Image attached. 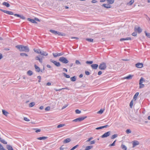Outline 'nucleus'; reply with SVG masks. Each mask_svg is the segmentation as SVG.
I'll return each instance as SVG.
<instances>
[{"label": "nucleus", "instance_id": "24", "mask_svg": "<svg viewBox=\"0 0 150 150\" xmlns=\"http://www.w3.org/2000/svg\"><path fill=\"white\" fill-rule=\"evenodd\" d=\"M93 148V146L92 145L87 146L86 147L85 150H89L90 149Z\"/></svg>", "mask_w": 150, "mask_h": 150}, {"label": "nucleus", "instance_id": "15", "mask_svg": "<svg viewBox=\"0 0 150 150\" xmlns=\"http://www.w3.org/2000/svg\"><path fill=\"white\" fill-rule=\"evenodd\" d=\"M139 142L137 141H134L133 142V147H134L138 145L139 144Z\"/></svg>", "mask_w": 150, "mask_h": 150}, {"label": "nucleus", "instance_id": "28", "mask_svg": "<svg viewBox=\"0 0 150 150\" xmlns=\"http://www.w3.org/2000/svg\"><path fill=\"white\" fill-rule=\"evenodd\" d=\"M47 138V137H39L37 138V139L40 140H44L46 139Z\"/></svg>", "mask_w": 150, "mask_h": 150}, {"label": "nucleus", "instance_id": "61", "mask_svg": "<svg viewBox=\"0 0 150 150\" xmlns=\"http://www.w3.org/2000/svg\"><path fill=\"white\" fill-rule=\"evenodd\" d=\"M93 139V138L92 137H90V138H89L88 139L87 141H86V142H90L91 139Z\"/></svg>", "mask_w": 150, "mask_h": 150}, {"label": "nucleus", "instance_id": "33", "mask_svg": "<svg viewBox=\"0 0 150 150\" xmlns=\"http://www.w3.org/2000/svg\"><path fill=\"white\" fill-rule=\"evenodd\" d=\"M121 147L122 149H124V150H127V148L126 146L123 144L121 145Z\"/></svg>", "mask_w": 150, "mask_h": 150}, {"label": "nucleus", "instance_id": "64", "mask_svg": "<svg viewBox=\"0 0 150 150\" xmlns=\"http://www.w3.org/2000/svg\"><path fill=\"white\" fill-rule=\"evenodd\" d=\"M78 146H79L78 145H77L76 146H74V147H72V148L74 149H74H75L76 148L78 147Z\"/></svg>", "mask_w": 150, "mask_h": 150}, {"label": "nucleus", "instance_id": "2", "mask_svg": "<svg viewBox=\"0 0 150 150\" xmlns=\"http://www.w3.org/2000/svg\"><path fill=\"white\" fill-rule=\"evenodd\" d=\"M59 61L63 63L67 64L69 62V61L64 57H61L59 59Z\"/></svg>", "mask_w": 150, "mask_h": 150}, {"label": "nucleus", "instance_id": "11", "mask_svg": "<svg viewBox=\"0 0 150 150\" xmlns=\"http://www.w3.org/2000/svg\"><path fill=\"white\" fill-rule=\"evenodd\" d=\"M136 67L138 68H142L143 67V64L142 63H138L135 64Z\"/></svg>", "mask_w": 150, "mask_h": 150}, {"label": "nucleus", "instance_id": "46", "mask_svg": "<svg viewBox=\"0 0 150 150\" xmlns=\"http://www.w3.org/2000/svg\"><path fill=\"white\" fill-rule=\"evenodd\" d=\"M0 150H6V149L4 148L3 146L0 144Z\"/></svg>", "mask_w": 150, "mask_h": 150}, {"label": "nucleus", "instance_id": "4", "mask_svg": "<svg viewBox=\"0 0 150 150\" xmlns=\"http://www.w3.org/2000/svg\"><path fill=\"white\" fill-rule=\"evenodd\" d=\"M44 58L43 56H41L40 55H39L35 57V59L36 60H38L39 62L42 63V59Z\"/></svg>", "mask_w": 150, "mask_h": 150}, {"label": "nucleus", "instance_id": "49", "mask_svg": "<svg viewBox=\"0 0 150 150\" xmlns=\"http://www.w3.org/2000/svg\"><path fill=\"white\" fill-rule=\"evenodd\" d=\"M75 112L76 114H80L81 113V111L78 109L75 110Z\"/></svg>", "mask_w": 150, "mask_h": 150}, {"label": "nucleus", "instance_id": "47", "mask_svg": "<svg viewBox=\"0 0 150 150\" xmlns=\"http://www.w3.org/2000/svg\"><path fill=\"white\" fill-rule=\"evenodd\" d=\"M103 111L104 110L100 109V110L97 113L98 114H102L103 113Z\"/></svg>", "mask_w": 150, "mask_h": 150}, {"label": "nucleus", "instance_id": "56", "mask_svg": "<svg viewBox=\"0 0 150 150\" xmlns=\"http://www.w3.org/2000/svg\"><path fill=\"white\" fill-rule=\"evenodd\" d=\"M50 109V107L49 106H48L45 108V110L46 111L49 110Z\"/></svg>", "mask_w": 150, "mask_h": 150}, {"label": "nucleus", "instance_id": "52", "mask_svg": "<svg viewBox=\"0 0 150 150\" xmlns=\"http://www.w3.org/2000/svg\"><path fill=\"white\" fill-rule=\"evenodd\" d=\"M116 140H115L114 142H113L112 144H110L109 145V146H115V143L116 142Z\"/></svg>", "mask_w": 150, "mask_h": 150}, {"label": "nucleus", "instance_id": "10", "mask_svg": "<svg viewBox=\"0 0 150 150\" xmlns=\"http://www.w3.org/2000/svg\"><path fill=\"white\" fill-rule=\"evenodd\" d=\"M111 133L110 131H108L105 133L101 136L102 138L106 137L110 135Z\"/></svg>", "mask_w": 150, "mask_h": 150}, {"label": "nucleus", "instance_id": "53", "mask_svg": "<svg viewBox=\"0 0 150 150\" xmlns=\"http://www.w3.org/2000/svg\"><path fill=\"white\" fill-rule=\"evenodd\" d=\"M39 79L38 82H41V76H38L37 77Z\"/></svg>", "mask_w": 150, "mask_h": 150}, {"label": "nucleus", "instance_id": "63", "mask_svg": "<svg viewBox=\"0 0 150 150\" xmlns=\"http://www.w3.org/2000/svg\"><path fill=\"white\" fill-rule=\"evenodd\" d=\"M103 128V126H102V127H97L96 129H98H98H102Z\"/></svg>", "mask_w": 150, "mask_h": 150}, {"label": "nucleus", "instance_id": "59", "mask_svg": "<svg viewBox=\"0 0 150 150\" xmlns=\"http://www.w3.org/2000/svg\"><path fill=\"white\" fill-rule=\"evenodd\" d=\"M1 142L5 144H7V142L4 139H3L2 140V141H1Z\"/></svg>", "mask_w": 150, "mask_h": 150}, {"label": "nucleus", "instance_id": "12", "mask_svg": "<svg viewBox=\"0 0 150 150\" xmlns=\"http://www.w3.org/2000/svg\"><path fill=\"white\" fill-rule=\"evenodd\" d=\"M102 6L107 8H110L112 7L111 6L108 4H103L102 5Z\"/></svg>", "mask_w": 150, "mask_h": 150}, {"label": "nucleus", "instance_id": "20", "mask_svg": "<svg viewBox=\"0 0 150 150\" xmlns=\"http://www.w3.org/2000/svg\"><path fill=\"white\" fill-rule=\"evenodd\" d=\"M107 2L109 4H111L114 3L115 0H106Z\"/></svg>", "mask_w": 150, "mask_h": 150}, {"label": "nucleus", "instance_id": "58", "mask_svg": "<svg viewBox=\"0 0 150 150\" xmlns=\"http://www.w3.org/2000/svg\"><path fill=\"white\" fill-rule=\"evenodd\" d=\"M85 74L87 75H88L90 74V72L87 71H85Z\"/></svg>", "mask_w": 150, "mask_h": 150}, {"label": "nucleus", "instance_id": "25", "mask_svg": "<svg viewBox=\"0 0 150 150\" xmlns=\"http://www.w3.org/2000/svg\"><path fill=\"white\" fill-rule=\"evenodd\" d=\"M132 76H133L132 75H130L125 77L124 78L125 79H131L132 78Z\"/></svg>", "mask_w": 150, "mask_h": 150}, {"label": "nucleus", "instance_id": "18", "mask_svg": "<svg viewBox=\"0 0 150 150\" xmlns=\"http://www.w3.org/2000/svg\"><path fill=\"white\" fill-rule=\"evenodd\" d=\"M40 54L43 56H47L48 54L46 52H45L44 51H41Z\"/></svg>", "mask_w": 150, "mask_h": 150}, {"label": "nucleus", "instance_id": "1", "mask_svg": "<svg viewBox=\"0 0 150 150\" xmlns=\"http://www.w3.org/2000/svg\"><path fill=\"white\" fill-rule=\"evenodd\" d=\"M16 47L19 49L20 51L28 52L29 51V49L27 46H23L21 45H18Z\"/></svg>", "mask_w": 150, "mask_h": 150}, {"label": "nucleus", "instance_id": "31", "mask_svg": "<svg viewBox=\"0 0 150 150\" xmlns=\"http://www.w3.org/2000/svg\"><path fill=\"white\" fill-rule=\"evenodd\" d=\"M134 101V100L133 99L130 102L129 106L131 108H132V106L133 104V101Z\"/></svg>", "mask_w": 150, "mask_h": 150}, {"label": "nucleus", "instance_id": "43", "mask_svg": "<svg viewBox=\"0 0 150 150\" xmlns=\"http://www.w3.org/2000/svg\"><path fill=\"white\" fill-rule=\"evenodd\" d=\"M126 132L127 134H129L131 132V131L130 129H128L126 130Z\"/></svg>", "mask_w": 150, "mask_h": 150}, {"label": "nucleus", "instance_id": "22", "mask_svg": "<svg viewBox=\"0 0 150 150\" xmlns=\"http://www.w3.org/2000/svg\"><path fill=\"white\" fill-rule=\"evenodd\" d=\"M2 5L6 6L7 7H9L10 6V4L6 2H3L2 3Z\"/></svg>", "mask_w": 150, "mask_h": 150}, {"label": "nucleus", "instance_id": "50", "mask_svg": "<svg viewBox=\"0 0 150 150\" xmlns=\"http://www.w3.org/2000/svg\"><path fill=\"white\" fill-rule=\"evenodd\" d=\"M145 33L146 36L147 37L150 38V33H147L146 31H145Z\"/></svg>", "mask_w": 150, "mask_h": 150}, {"label": "nucleus", "instance_id": "3", "mask_svg": "<svg viewBox=\"0 0 150 150\" xmlns=\"http://www.w3.org/2000/svg\"><path fill=\"white\" fill-rule=\"evenodd\" d=\"M106 64L104 62L101 63L99 66V68L101 70H105L106 68Z\"/></svg>", "mask_w": 150, "mask_h": 150}, {"label": "nucleus", "instance_id": "51", "mask_svg": "<svg viewBox=\"0 0 150 150\" xmlns=\"http://www.w3.org/2000/svg\"><path fill=\"white\" fill-rule=\"evenodd\" d=\"M140 85L139 86V88H144V84L141 83V84H139Z\"/></svg>", "mask_w": 150, "mask_h": 150}, {"label": "nucleus", "instance_id": "29", "mask_svg": "<svg viewBox=\"0 0 150 150\" xmlns=\"http://www.w3.org/2000/svg\"><path fill=\"white\" fill-rule=\"evenodd\" d=\"M33 74V72L30 70H29L27 72V74L30 76H31Z\"/></svg>", "mask_w": 150, "mask_h": 150}, {"label": "nucleus", "instance_id": "36", "mask_svg": "<svg viewBox=\"0 0 150 150\" xmlns=\"http://www.w3.org/2000/svg\"><path fill=\"white\" fill-rule=\"evenodd\" d=\"M50 32L51 33L54 34L55 35H57V31H56L54 30H50Z\"/></svg>", "mask_w": 150, "mask_h": 150}, {"label": "nucleus", "instance_id": "54", "mask_svg": "<svg viewBox=\"0 0 150 150\" xmlns=\"http://www.w3.org/2000/svg\"><path fill=\"white\" fill-rule=\"evenodd\" d=\"M132 35L133 36H137V32H134L133 33H132Z\"/></svg>", "mask_w": 150, "mask_h": 150}, {"label": "nucleus", "instance_id": "37", "mask_svg": "<svg viewBox=\"0 0 150 150\" xmlns=\"http://www.w3.org/2000/svg\"><path fill=\"white\" fill-rule=\"evenodd\" d=\"M118 136V135L117 134H114V135L112 136L111 137V139H115V138L117 137Z\"/></svg>", "mask_w": 150, "mask_h": 150}, {"label": "nucleus", "instance_id": "7", "mask_svg": "<svg viewBox=\"0 0 150 150\" xmlns=\"http://www.w3.org/2000/svg\"><path fill=\"white\" fill-rule=\"evenodd\" d=\"M50 61L51 62L53 63L57 67H60L61 65V64L59 62H57L56 61L53 60L52 59H50Z\"/></svg>", "mask_w": 150, "mask_h": 150}, {"label": "nucleus", "instance_id": "14", "mask_svg": "<svg viewBox=\"0 0 150 150\" xmlns=\"http://www.w3.org/2000/svg\"><path fill=\"white\" fill-rule=\"evenodd\" d=\"M91 67L92 69H96L98 67V65L97 64H93L91 65Z\"/></svg>", "mask_w": 150, "mask_h": 150}, {"label": "nucleus", "instance_id": "32", "mask_svg": "<svg viewBox=\"0 0 150 150\" xmlns=\"http://www.w3.org/2000/svg\"><path fill=\"white\" fill-rule=\"evenodd\" d=\"M86 41L90 42H93V40L91 38H86Z\"/></svg>", "mask_w": 150, "mask_h": 150}, {"label": "nucleus", "instance_id": "19", "mask_svg": "<svg viewBox=\"0 0 150 150\" xmlns=\"http://www.w3.org/2000/svg\"><path fill=\"white\" fill-rule=\"evenodd\" d=\"M139 94V93L137 92L135 94L134 96L133 99L134 100V101H135L136 100L137 97L138 96Z\"/></svg>", "mask_w": 150, "mask_h": 150}, {"label": "nucleus", "instance_id": "45", "mask_svg": "<svg viewBox=\"0 0 150 150\" xmlns=\"http://www.w3.org/2000/svg\"><path fill=\"white\" fill-rule=\"evenodd\" d=\"M75 64L77 65H81L80 62L78 60H76L75 61Z\"/></svg>", "mask_w": 150, "mask_h": 150}, {"label": "nucleus", "instance_id": "38", "mask_svg": "<svg viewBox=\"0 0 150 150\" xmlns=\"http://www.w3.org/2000/svg\"><path fill=\"white\" fill-rule=\"evenodd\" d=\"M35 105V103L34 102H32L29 104V106L30 107H32L33 106Z\"/></svg>", "mask_w": 150, "mask_h": 150}, {"label": "nucleus", "instance_id": "44", "mask_svg": "<svg viewBox=\"0 0 150 150\" xmlns=\"http://www.w3.org/2000/svg\"><path fill=\"white\" fill-rule=\"evenodd\" d=\"M20 55L22 56H25V57H27L28 56V55L25 53H20Z\"/></svg>", "mask_w": 150, "mask_h": 150}, {"label": "nucleus", "instance_id": "30", "mask_svg": "<svg viewBox=\"0 0 150 150\" xmlns=\"http://www.w3.org/2000/svg\"><path fill=\"white\" fill-rule=\"evenodd\" d=\"M2 113L4 115L6 116L8 114V112L3 110H2Z\"/></svg>", "mask_w": 150, "mask_h": 150}, {"label": "nucleus", "instance_id": "6", "mask_svg": "<svg viewBox=\"0 0 150 150\" xmlns=\"http://www.w3.org/2000/svg\"><path fill=\"white\" fill-rule=\"evenodd\" d=\"M86 117H79L73 120V121L75 122H81L84 120Z\"/></svg>", "mask_w": 150, "mask_h": 150}, {"label": "nucleus", "instance_id": "48", "mask_svg": "<svg viewBox=\"0 0 150 150\" xmlns=\"http://www.w3.org/2000/svg\"><path fill=\"white\" fill-rule=\"evenodd\" d=\"M0 10L1 11H2L4 12V13H7V14L8 13V11L4 10L2 9H0Z\"/></svg>", "mask_w": 150, "mask_h": 150}, {"label": "nucleus", "instance_id": "13", "mask_svg": "<svg viewBox=\"0 0 150 150\" xmlns=\"http://www.w3.org/2000/svg\"><path fill=\"white\" fill-rule=\"evenodd\" d=\"M14 16H17L19 17L22 19H25V17L23 16V15H19L17 14H14Z\"/></svg>", "mask_w": 150, "mask_h": 150}, {"label": "nucleus", "instance_id": "62", "mask_svg": "<svg viewBox=\"0 0 150 150\" xmlns=\"http://www.w3.org/2000/svg\"><path fill=\"white\" fill-rule=\"evenodd\" d=\"M95 140H93L92 141H91L90 142V144H94L95 143Z\"/></svg>", "mask_w": 150, "mask_h": 150}, {"label": "nucleus", "instance_id": "26", "mask_svg": "<svg viewBox=\"0 0 150 150\" xmlns=\"http://www.w3.org/2000/svg\"><path fill=\"white\" fill-rule=\"evenodd\" d=\"M134 0H131L130 1L127 3V4L129 6H131L134 3Z\"/></svg>", "mask_w": 150, "mask_h": 150}, {"label": "nucleus", "instance_id": "23", "mask_svg": "<svg viewBox=\"0 0 150 150\" xmlns=\"http://www.w3.org/2000/svg\"><path fill=\"white\" fill-rule=\"evenodd\" d=\"M34 51V52L38 54H40L41 53V51H40V49H33Z\"/></svg>", "mask_w": 150, "mask_h": 150}, {"label": "nucleus", "instance_id": "35", "mask_svg": "<svg viewBox=\"0 0 150 150\" xmlns=\"http://www.w3.org/2000/svg\"><path fill=\"white\" fill-rule=\"evenodd\" d=\"M71 80L73 81H74L76 80V78L75 76H74L70 78Z\"/></svg>", "mask_w": 150, "mask_h": 150}, {"label": "nucleus", "instance_id": "57", "mask_svg": "<svg viewBox=\"0 0 150 150\" xmlns=\"http://www.w3.org/2000/svg\"><path fill=\"white\" fill-rule=\"evenodd\" d=\"M24 120L25 121L27 122H29L30 121V120L28 119L27 117H24Z\"/></svg>", "mask_w": 150, "mask_h": 150}, {"label": "nucleus", "instance_id": "41", "mask_svg": "<svg viewBox=\"0 0 150 150\" xmlns=\"http://www.w3.org/2000/svg\"><path fill=\"white\" fill-rule=\"evenodd\" d=\"M64 75V76L66 78H70V76H69V75H67V74H66L64 73H63Z\"/></svg>", "mask_w": 150, "mask_h": 150}, {"label": "nucleus", "instance_id": "42", "mask_svg": "<svg viewBox=\"0 0 150 150\" xmlns=\"http://www.w3.org/2000/svg\"><path fill=\"white\" fill-rule=\"evenodd\" d=\"M86 63L87 64H91L93 63V62L92 61H87Z\"/></svg>", "mask_w": 150, "mask_h": 150}, {"label": "nucleus", "instance_id": "39", "mask_svg": "<svg viewBox=\"0 0 150 150\" xmlns=\"http://www.w3.org/2000/svg\"><path fill=\"white\" fill-rule=\"evenodd\" d=\"M64 125H65L64 124H60L58 125L57 126V127L58 128H59L60 127H64Z\"/></svg>", "mask_w": 150, "mask_h": 150}, {"label": "nucleus", "instance_id": "34", "mask_svg": "<svg viewBox=\"0 0 150 150\" xmlns=\"http://www.w3.org/2000/svg\"><path fill=\"white\" fill-rule=\"evenodd\" d=\"M144 81V79L142 77L140 79L139 81V84H141V83H142L143 81Z\"/></svg>", "mask_w": 150, "mask_h": 150}, {"label": "nucleus", "instance_id": "5", "mask_svg": "<svg viewBox=\"0 0 150 150\" xmlns=\"http://www.w3.org/2000/svg\"><path fill=\"white\" fill-rule=\"evenodd\" d=\"M27 20H28V21H29L30 22H31L32 23H37V22H36V21H37L38 22L40 21V20H39L38 18H35L34 19V20L30 18H28Z\"/></svg>", "mask_w": 150, "mask_h": 150}, {"label": "nucleus", "instance_id": "16", "mask_svg": "<svg viewBox=\"0 0 150 150\" xmlns=\"http://www.w3.org/2000/svg\"><path fill=\"white\" fill-rule=\"evenodd\" d=\"M71 139L69 138H67L65 139L63 141V143L64 144L67 143L71 141Z\"/></svg>", "mask_w": 150, "mask_h": 150}, {"label": "nucleus", "instance_id": "60", "mask_svg": "<svg viewBox=\"0 0 150 150\" xmlns=\"http://www.w3.org/2000/svg\"><path fill=\"white\" fill-rule=\"evenodd\" d=\"M68 106V104H66L65 105L63 106L62 107V110H63L66 107H67Z\"/></svg>", "mask_w": 150, "mask_h": 150}, {"label": "nucleus", "instance_id": "17", "mask_svg": "<svg viewBox=\"0 0 150 150\" xmlns=\"http://www.w3.org/2000/svg\"><path fill=\"white\" fill-rule=\"evenodd\" d=\"M131 40V38L128 37L125 38H121L120 39V41H124V40Z\"/></svg>", "mask_w": 150, "mask_h": 150}, {"label": "nucleus", "instance_id": "27", "mask_svg": "<svg viewBox=\"0 0 150 150\" xmlns=\"http://www.w3.org/2000/svg\"><path fill=\"white\" fill-rule=\"evenodd\" d=\"M6 147L8 150H13L11 146L10 145H7Z\"/></svg>", "mask_w": 150, "mask_h": 150}, {"label": "nucleus", "instance_id": "8", "mask_svg": "<svg viewBox=\"0 0 150 150\" xmlns=\"http://www.w3.org/2000/svg\"><path fill=\"white\" fill-rule=\"evenodd\" d=\"M134 30L135 32H137L139 33H140L142 31V30L141 28L137 26L135 27Z\"/></svg>", "mask_w": 150, "mask_h": 150}, {"label": "nucleus", "instance_id": "55", "mask_svg": "<svg viewBox=\"0 0 150 150\" xmlns=\"http://www.w3.org/2000/svg\"><path fill=\"white\" fill-rule=\"evenodd\" d=\"M8 14L10 15H14L13 13V12H12V11H8Z\"/></svg>", "mask_w": 150, "mask_h": 150}, {"label": "nucleus", "instance_id": "40", "mask_svg": "<svg viewBox=\"0 0 150 150\" xmlns=\"http://www.w3.org/2000/svg\"><path fill=\"white\" fill-rule=\"evenodd\" d=\"M57 34H58V35H62V36H63V35H65V34L64 33H62L60 32H58L57 31Z\"/></svg>", "mask_w": 150, "mask_h": 150}, {"label": "nucleus", "instance_id": "21", "mask_svg": "<svg viewBox=\"0 0 150 150\" xmlns=\"http://www.w3.org/2000/svg\"><path fill=\"white\" fill-rule=\"evenodd\" d=\"M34 67L35 69V71H36L39 72L40 71V68L37 66L36 64L34 65Z\"/></svg>", "mask_w": 150, "mask_h": 150}, {"label": "nucleus", "instance_id": "9", "mask_svg": "<svg viewBox=\"0 0 150 150\" xmlns=\"http://www.w3.org/2000/svg\"><path fill=\"white\" fill-rule=\"evenodd\" d=\"M64 54L63 52H60L59 53H53L52 54L54 57H57L62 55Z\"/></svg>", "mask_w": 150, "mask_h": 150}]
</instances>
